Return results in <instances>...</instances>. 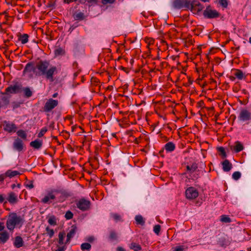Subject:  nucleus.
Masks as SVG:
<instances>
[{
  "label": "nucleus",
  "mask_w": 251,
  "mask_h": 251,
  "mask_svg": "<svg viewBox=\"0 0 251 251\" xmlns=\"http://www.w3.org/2000/svg\"><path fill=\"white\" fill-rule=\"evenodd\" d=\"M49 66L50 62L47 60L39 61L36 66V69L38 70L36 72V75L38 76L45 75L47 79L52 81L53 75L56 72L57 68L55 66H52L48 69Z\"/></svg>",
  "instance_id": "f257e3e1"
},
{
  "label": "nucleus",
  "mask_w": 251,
  "mask_h": 251,
  "mask_svg": "<svg viewBox=\"0 0 251 251\" xmlns=\"http://www.w3.org/2000/svg\"><path fill=\"white\" fill-rule=\"evenodd\" d=\"M25 222L23 216L18 215L16 213H11L9 214L6 221V227L10 231H13L15 228H21Z\"/></svg>",
  "instance_id": "f03ea898"
},
{
  "label": "nucleus",
  "mask_w": 251,
  "mask_h": 251,
  "mask_svg": "<svg viewBox=\"0 0 251 251\" xmlns=\"http://www.w3.org/2000/svg\"><path fill=\"white\" fill-rule=\"evenodd\" d=\"M238 120L242 123L249 124L251 121V112L246 108L241 109L238 115Z\"/></svg>",
  "instance_id": "7ed1b4c3"
},
{
  "label": "nucleus",
  "mask_w": 251,
  "mask_h": 251,
  "mask_svg": "<svg viewBox=\"0 0 251 251\" xmlns=\"http://www.w3.org/2000/svg\"><path fill=\"white\" fill-rule=\"evenodd\" d=\"M188 7L189 9L195 14H198L204 8L203 5L197 0H189Z\"/></svg>",
  "instance_id": "20e7f679"
},
{
  "label": "nucleus",
  "mask_w": 251,
  "mask_h": 251,
  "mask_svg": "<svg viewBox=\"0 0 251 251\" xmlns=\"http://www.w3.org/2000/svg\"><path fill=\"white\" fill-rule=\"evenodd\" d=\"M203 15L206 19H215L219 17L220 13L216 10L212 9L210 5H208L203 11Z\"/></svg>",
  "instance_id": "39448f33"
},
{
  "label": "nucleus",
  "mask_w": 251,
  "mask_h": 251,
  "mask_svg": "<svg viewBox=\"0 0 251 251\" xmlns=\"http://www.w3.org/2000/svg\"><path fill=\"white\" fill-rule=\"evenodd\" d=\"M75 204L76 207L82 211L89 210L91 205L90 201L84 198L76 201Z\"/></svg>",
  "instance_id": "423d86ee"
},
{
  "label": "nucleus",
  "mask_w": 251,
  "mask_h": 251,
  "mask_svg": "<svg viewBox=\"0 0 251 251\" xmlns=\"http://www.w3.org/2000/svg\"><path fill=\"white\" fill-rule=\"evenodd\" d=\"M59 191L56 190H52L49 191L47 194L41 200V201L43 203H50L51 201L54 200L56 195L59 193Z\"/></svg>",
  "instance_id": "0eeeda50"
},
{
  "label": "nucleus",
  "mask_w": 251,
  "mask_h": 251,
  "mask_svg": "<svg viewBox=\"0 0 251 251\" xmlns=\"http://www.w3.org/2000/svg\"><path fill=\"white\" fill-rule=\"evenodd\" d=\"M58 104V101L52 99H49L46 102L44 107V111L49 112L54 109Z\"/></svg>",
  "instance_id": "6e6552de"
},
{
  "label": "nucleus",
  "mask_w": 251,
  "mask_h": 251,
  "mask_svg": "<svg viewBox=\"0 0 251 251\" xmlns=\"http://www.w3.org/2000/svg\"><path fill=\"white\" fill-rule=\"evenodd\" d=\"M185 195L187 199L193 200L198 197L199 192L195 188L190 187L186 190Z\"/></svg>",
  "instance_id": "1a4fd4ad"
},
{
  "label": "nucleus",
  "mask_w": 251,
  "mask_h": 251,
  "mask_svg": "<svg viewBox=\"0 0 251 251\" xmlns=\"http://www.w3.org/2000/svg\"><path fill=\"white\" fill-rule=\"evenodd\" d=\"M189 0H174L173 2V5L175 8L187 9L188 7Z\"/></svg>",
  "instance_id": "9d476101"
},
{
  "label": "nucleus",
  "mask_w": 251,
  "mask_h": 251,
  "mask_svg": "<svg viewBox=\"0 0 251 251\" xmlns=\"http://www.w3.org/2000/svg\"><path fill=\"white\" fill-rule=\"evenodd\" d=\"M13 148L15 151L18 152L22 151L24 148L23 141L20 138L17 137L13 142Z\"/></svg>",
  "instance_id": "9b49d317"
},
{
  "label": "nucleus",
  "mask_w": 251,
  "mask_h": 251,
  "mask_svg": "<svg viewBox=\"0 0 251 251\" xmlns=\"http://www.w3.org/2000/svg\"><path fill=\"white\" fill-rule=\"evenodd\" d=\"M21 89V85L16 84L14 85H10L5 89V92L2 94H16L20 92Z\"/></svg>",
  "instance_id": "f8f14e48"
},
{
  "label": "nucleus",
  "mask_w": 251,
  "mask_h": 251,
  "mask_svg": "<svg viewBox=\"0 0 251 251\" xmlns=\"http://www.w3.org/2000/svg\"><path fill=\"white\" fill-rule=\"evenodd\" d=\"M36 67L34 66V64L33 62H28L27 63L23 70V75H25L27 73H30L32 72H33L36 74Z\"/></svg>",
  "instance_id": "ddd939ff"
},
{
  "label": "nucleus",
  "mask_w": 251,
  "mask_h": 251,
  "mask_svg": "<svg viewBox=\"0 0 251 251\" xmlns=\"http://www.w3.org/2000/svg\"><path fill=\"white\" fill-rule=\"evenodd\" d=\"M77 231V227L75 226H72L71 227L70 230L67 235V240L65 244L69 243L71 239L73 238L75 234Z\"/></svg>",
  "instance_id": "4468645a"
},
{
  "label": "nucleus",
  "mask_w": 251,
  "mask_h": 251,
  "mask_svg": "<svg viewBox=\"0 0 251 251\" xmlns=\"http://www.w3.org/2000/svg\"><path fill=\"white\" fill-rule=\"evenodd\" d=\"M17 128L16 126L13 123H7L4 127V130L8 132H15Z\"/></svg>",
  "instance_id": "2eb2a0df"
},
{
  "label": "nucleus",
  "mask_w": 251,
  "mask_h": 251,
  "mask_svg": "<svg viewBox=\"0 0 251 251\" xmlns=\"http://www.w3.org/2000/svg\"><path fill=\"white\" fill-rule=\"evenodd\" d=\"M9 238V235L8 233L6 231H2L0 232V243L4 244Z\"/></svg>",
  "instance_id": "dca6fc26"
},
{
  "label": "nucleus",
  "mask_w": 251,
  "mask_h": 251,
  "mask_svg": "<svg viewBox=\"0 0 251 251\" xmlns=\"http://www.w3.org/2000/svg\"><path fill=\"white\" fill-rule=\"evenodd\" d=\"M7 200L11 204L15 203L18 201L17 196L14 192H11L8 194Z\"/></svg>",
  "instance_id": "f3484780"
},
{
  "label": "nucleus",
  "mask_w": 251,
  "mask_h": 251,
  "mask_svg": "<svg viewBox=\"0 0 251 251\" xmlns=\"http://www.w3.org/2000/svg\"><path fill=\"white\" fill-rule=\"evenodd\" d=\"M175 149L176 145L174 143L172 142H169L166 143L164 147V149L167 152H172L175 150Z\"/></svg>",
  "instance_id": "a211bd4d"
},
{
  "label": "nucleus",
  "mask_w": 251,
  "mask_h": 251,
  "mask_svg": "<svg viewBox=\"0 0 251 251\" xmlns=\"http://www.w3.org/2000/svg\"><path fill=\"white\" fill-rule=\"evenodd\" d=\"M222 164L224 172H229L232 167V164L227 159L224 160Z\"/></svg>",
  "instance_id": "6ab92c4d"
},
{
  "label": "nucleus",
  "mask_w": 251,
  "mask_h": 251,
  "mask_svg": "<svg viewBox=\"0 0 251 251\" xmlns=\"http://www.w3.org/2000/svg\"><path fill=\"white\" fill-rule=\"evenodd\" d=\"M231 149H233L235 152H239L244 149V146L241 144V143L239 141H236L235 142V146L232 148H231Z\"/></svg>",
  "instance_id": "aec40b11"
},
{
  "label": "nucleus",
  "mask_w": 251,
  "mask_h": 251,
  "mask_svg": "<svg viewBox=\"0 0 251 251\" xmlns=\"http://www.w3.org/2000/svg\"><path fill=\"white\" fill-rule=\"evenodd\" d=\"M198 168V165L196 163L194 162L191 164L186 166V169L188 173L192 174Z\"/></svg>",
  "instance_id": "412c9836"
},
{
  "label": "nucleus",
  "mask_w": 251,
  "mask_h": 251,
  "mask_svg": "<svg viewBox=\"0 0 251 251\" xmlns=\"http://www.w3.org/2000/svg\"><path fill=\"white\" fill-rule=\"evenodd\" d=\"M43 142L42 141L35 140L30 143V145L35 149H39L42 146Z\"/></svg>",
  "instance_id": "4be33fe9"
},
{
  "label": "nucleus",
  "mask_w": 251,
  "mask_h": 251,
  "mask_svg": "<svg viewBox=\"0 0 251 251\" xmlns=\"http://www.w3.org/2000/svg\"><path fill=\"white\" fill-rule=\"evenodd\" d=\"M235 73L234 75L239 80H242L243 79H245L246 75L242 71L239 69H236L235 71Z\"/></svg>",
  "instance_id": "5701e85b"
},
{
  "label": "nucleus",
  "mask_w": 251,
  "mask_h": 251,
  "mask_svg": "<svg viewBox=\"0 0 251 251\" xmlns=\"http://www.w3.org/2000/svg\"><path fill=\"white\" fill-rule=\"evenodd\" d=\"M6 175L7 177L9 178H12L16 176L20 175L21 173L17 171H12L11 170H8L6 172Z\"/></svg>",
  "instance_id": "b1692460"
},
{
  "label": "nucleus",
  "mask_w": 251,
  "mask_h": 251,
  "mask_svg": "<svg viewBox=\"0 0 251 251\" xmlns=\"http://www.w3.org/2000/svg\"><path fill=\"white\" fill-rule=\"evenodd\" d=\"M14 244L17 248L22 247L23 246V240L21 236L16 237Z\"/></svg>",
  "instance_id": "393cba45"
},
{
  "label": "nucleus",
  "mask_w": 251,
  "mask_h": 251,
  "mask_svg": "<svg viewBox=\"0 0 251 251\" xmlns=\"http://www.w3.org/2000/svg\"><path fill=\"white\" fill-rule=\"evenodd\" d=\"M29 36L27 34H20L19 36V40L23 44H25L28 41Z\"/></svg>",
  "instance_id": "a878e982"
},
{
  "label": "nucleus",
  "mask_w": 251,
  "mask_h": 251,
  "mask_svg": "<svg viewBox=\"0 0 251 251\" xmlns=\"http://www.w3.org/2000/svg\"><path fill=\"white\" fill-rule=\"evenodd\" d=\"M65 237V233L64 231L60 232L58 234V244L62 245L64 244V240Z\"/></svg>",
  "instance_id": "bb28decb"
},
{
  "label": "nucleus",
  "mask_w": 251,
  "mask_h": 251,
  "mask_svg": "<svg viewBox=\"0 0 251 251\" xmlns=\"http://www.w3.org/2000/svg\"><path fill=\"white\" fill-rule=\"evenodd\" d=\"M130 248L134 251H140L142 249L141 246L139 244L136 243H131Z\"/></svg>",
  "instance_id": "cd10ccee"
},
{
  "label": "nucleus",
  "mask_w": 251,
  "mask_h": 251,
  "mask_svg": "<svg viewBox=\"0 0 251 251\" xmlns=\"http://www.w3.org/2000/svg\"><path fill=\"white\" fill-rule=\"evenodd\" d=\"M135 220L136 224L143 226L145 224V221L143 219V217L141 215H137L135 216Z\"/></svg>",
  "instance_id": "c85d7f7f"
},
{
  "label": "nucleus",
  "mask_w": 251,
  "mask_h": 251,
  "mask_svg": "<svg viewBox=\"0 0 251 251\" xmlns=\"http://www.w3.org/2000/svg\"><path fill=\"white\" fill-rule=\"evenodd\" d=\"M80 248L83 251H89L91 248V246L89 243H84L81 245Z\"/></svg>",
  "instance_id": "c756f323"
},
{
  "label": "nucleus",
  "mask_w": 251,
  "mask_h": 251,
  "mask_svg": "<svg viewBox=\"0 0 251 251\" xmlns=\"http://www.w3.org/2000/svg\"><path fill=\"white\" fill-rule=\"evenodd\" d=\"M17 134L18 135V136L19 137H21V138H22L24 140L26 139L27 134L25 131L22 130V129L19 130L17 132Z\"/></svg>",
  "instance_id": "7c9ffc66"
},
{
  "label": "nucleus",
  "mask_w": 251,
  "mask_h": 251,
  "mask_svg": "<svg viewBox=\"0 0 251 251\" xmlns=\"http://www.w3.org/2000/svg\"><path fill=\"white\" fill-rule=\"evenodd\" d=\"M55 56L63 55L65 54V50L61 48H58L54 50Z\"/></svg>",
  "instance_id": "2f4dec72"
},
{
  "label": "nucleus",
  "mask_w": 251,
  "mask_h": 251,
  "mask_svg": "<svg viewBox=\"0 0 251 251\" xmlns=\"http://www.w3.org/2000/svg\"><path fill=\"white\" fill-rule=\"evenodd\" d=\"M48 222L51 226H55L57 224L56 217L53 215L49 217Z\"/></svg>",
  "instance_id": "473e14b6"
},
{
  "label": "nucleus",
  "mask_w": 251,
  "mask_h": 251,
  "mask_svg": "<svg viewBox=\"0 0 251 251\" xmlns=\"http://www.w3.org/2000/svg\"><path fill=\"white\" fill-rule=\"evenodd\" d=\"M109 239L111 241L117 240L118 239L117 233L114 231H111L110 232Z\"/></svg>",
  "instance_id": "72a5a7b5"
},
{
  "label": "nucleus",
  "mask_w": 251,
  "mask_h": 251,
  "mask_svg": "<svg viewBox=\"0 0 251 251\" xmlns=\"http://www.w3.org/2000/svg\"><path fill=\"white\" fill-rule=\"evenodd\" d=\"M187 247L184 245L178 246L173 248V251H185Z\"/></svg>",
  "instance_id": "f704fd0d"
},
{
  "label": "nucleus",
  "mask_w": 251,
  "mask_h": 251,
  "mask_svg": "<svg viewBox=\"0 0 251 251\" xmlns=\"http://www.w3.org/2000/svg\"><path fill=\"white\" fill-rule=\"evenodd\" d=\"M221 221L226 223H229L231 222V220L227 216L223 215L221 216Z\"/></svg>",
  "instance_id": "c9c22d12"
},
{
  "label": "nucleus",
  "mask_w": 251,
  "mask_h": 251,
  "mask_svg": "<svg viewBox=\"0 0 251 251\" xmlns=\"http://www.w3.org/2000/svg\"><path fill=\"white\" fill-rule=\"evenodd\" d=\"M25 95L27 98L30 97L32 95V92L28 87H26L24 89Z\"/></svg>",
  "instance_id": "e433bc0d"
},
{
  "label": "nucleus",
  "mask_w": 251,
  "mask_h": 251,
  "mask_svg": "<svg viewBox=\"0 0 251 251\" xmlns=\"http://www.w3.org/2000/svg\"><path fill=\"white\" fill-rule=\"evenodd\" d=\"M84 18V14L82 12H79L74 15V18L76 20H81Z\"/></svg>",
  "instance_id": "4c0bfd02"
},
{
  "label": "nucleus",
  "mask_w": 251,
  "mask_h": 251,
  "mask_svg": "<svg viewBox=\"0 0 251 251\" xmlns=\"http://www.w3.org/2000/svg\"><path fill=\"white\" fill-rule=\"evenodd\" d=\"M241 176V174L239 172H235L233 173L232 175V177L233 179L235 180H238Z\"/></svg>",
  "instance_id": "58836bf2"
},
{
  "label": "nucleus",
  "mask_w": 251,
  "mask_h": 251,
  "mask_svg": "<svg viewBox=\"0 0 251 251\" xmlns=\"http://www.w3.org/2000/svg\"><path fill=\"white\" fill-rule=\"evenodd\" d=\"M74 214L70 210L67 211L65 214V218L67 220H70L73 218Z\"/></svg>",
  "instance_id": "ea45409f"
},
{
  "label": "nucleus",
  "mask_w": 251,
  "mask_h": 251,
  "mask_svg": "<svg viewBox=\"0 0 251 251\" xmlns=\"http://www.w3.org/2000/svg\"><path fill=\"white\" fill-rule=\"evenodd\" d=\"M46 230L47 233L49 236L50 238L52 237L54 233L53 229H50L49 227H47Z\"/></svg>",
  "instance_id": "a19ab883"
},
{
  "label": "nucleus",
  "mask_w": 251,
  "mask_h": 251,
  "mask_svg": "<svg viewBox=\"0 0 251 251\" xmlns=\"http://www.w3.org/2000/svg\"><path fill=\"white\" fill-rule=\"evenodd\" d=\"M48 129L46 127H43L38 134V137L41 138L46 133Z\"/></svg>",
  "instance_id": "79ce46f5"
},
{
  "label": "nucleus",
  "mask_w": 251,
  "mask_h": 251,
  "mask_svg": "<svg viewBox=\"0 0 251 251\" xmlns=\"http://www.w3.org/2000/svg\"><path fill=\"white\" fill-rule=\"evenodd\" d=\"M160 229L161 226L159 225H156L153 227V231L157 235H159L160 231Z\"/></svg>",
  "instance_id": "37998d69"
},
{
  "label": "nucleus",
  "mask_w": 251,
  "mask_h": 251,
  "mask_svg": "<svg viewBox=\"0 0 251 251\" xmlns=\"http://www.w3.org/2000/svg\"><path fill=\"white\" fill-rule=\"evenodd\" d=\"M219 3L224 8H226L228 5V0H219Z\"/></svg>",
  "instance_id": "c03bdc74"
},
{
  "label": "nucleus",
  "mask_w": 251,
  "mask_h": 251,
  "mask_svg": "<svg viewBox=\"0 0 251 251\" xmlns=\"http://www.w3.org/2000/svg\"><path fill=\"white\" fill-rule=\"evenodd\" d=\"M1 100H2V101L3 102L4 105H7L9 104V97H7V96H4L1 98Z\"/></svg>",
  "instance_id": "a18cd8bd"
},
{
  "label": "nucleus",
  "mask_w": 251,
  "mask_h": 251,
  "mask_svg": "<svg viewBox=\"0 0 251 251\" xmlns=\"http://www.w3.org/2000/svg\"><path fill=\"white\" fill-rule=\"evenodd\" d=\"M115 1L116 0H101V3L103 5H106L107 4H113Z\"/></svg>",
  "instance_id": "49530a36"
},
{
  "label": "nucleus",
  "mask_w": 251,
  "mask_h": 251,
  "mask_svg": "<svg viewBox=\"0 0 251 251\" xmlns=\"http://www.w3.org/2000/svg\"><path fill=\"white\" fill-rule=\"evenodd\" d=\"M112 218L116 221L121 220V217L117 214H113L112 215Z\"/></svg>",
  "instance_id": "de8ad7c7"
},
{
  "label": "nucleus",
  "mask_w": 251,
  "mask_h": 251,
  "mask_svg": "<svg viewBox=\"0 0 251 251\" xmlns=\"http://www.w3.org/2000/svg\"><path fill=\"white\" fill-rule=\"evenodd\" d=\"M146 42L149 45H151L154 44V40L152 38H148L146 39Z\"/></svg>",
  "instance_id": "09e8293b"
},
{
  "label": "nucleus",
  "mask_w": 251,
  "mask_h": 251,
  "mask_svg": "<svg viewBox=\"0 0 251 251\" xmlns=\"http://www.w3.org/2000/svg\"><path fill=\"white\" fill-rule=\"evenodd\" d=\"M218 150L224 157L226 156V153L225 149L223 147H221L219 148Z\"/></svg>",
  "instance_id": "8fccbe9b"
},
{
  "label": "nucleus",
  "mask_w": 251,
  "mask_h": 251,
  "mask_svg": "<svg viewBox=\"0 0 251 251\" xmlns=\"http://www.w3.org/2000/svg\"><path fill=\"white\" fill-rule=\"evenodd\" d=\"M25 186L29 189H32L34 187V185L32 181L29 182L28 183L25 184Z\"/></svg>",
  "instance_id": "3c124183"
},
{
  "label": "nucleus",
  "mask_w": 251,
  "mask_h": 251,
  "mask_svg": "<svg viewBox=\"0 0 251 251\" xmlns=\"http://www.w3.org/2000/svg\"><path fill=\"white\" fill-rule=\"evenodd\" d=\"M7 177L6 173L0 175V181L2 182Z\"/></svg>",
  "instance_id": "603ef678"
},
{
  "label": "nucleus",
  "mask_w": 251,
  "mask_h": 251,
  "mask_svg": "<svg viewBox=\"0 0 251 251\" xmlns=\"http://www.w3.org/2000/svg\"><path fill=\"white\" fill-rule=\"evenodd\" d=\"M86 2L87 3L91 4V5L93 4H96L97 3L98 0H85Z\"/></svg>",
  "instance_id": "864d4df0"
},
{
  "label": "nucleus",
  "mask_w": 251,
  "mask_h": 251,
  "mask_svg": "<svg viewBox=\"0 0 251 251\" xmlns=\"http://www.w3.org/2000/svg\"><path fill=\"white\" fill-rule=\"evenodd\" d=\"M87 240L90 242H92L94 240V237L93 236L88 237Z\"/></svg>",
  "instance_id": "5fc2aeb1"
},
{
  "label": "nucleus",
  "mask_w": 251,
  "mask_h": 251,
  "mask_svg": "<svg viewBox=\"0 0 251 251\" xmlns=\"http://www.w3.org/2000/svg\"><path fill=\"white\" fill-rule=\"evenodd\" d=\"M4 228V225L3 223L0 222V231H2Z\"/></svg>",
  "instance_id": "6e6d98bb"
},
{
  "label": "nucleus",
  "mask_w": 251,
  "mask_h": 251,
  "mask_svg": "<svg viewBox=\"0 0 251 251\" xmlns=\"http://www.w3.org/2000/svg\"><path fill=\"white\" fill-rule=\"evenodd\" d=\"M4 201V198L3 196L1 194H0V203H2Z\"/></svg>",
  "instance_id": "4d7b16f0"
},
{
  "label": "nucleus",
  "mask_w": 251,
  "mask_h": 251,
  "mask_svg": "<svg viewBox=\"0 0 251 251\" xmlns=\"http://www.w3.org/2000/svg\"><path fill=\"white\" fill-rule=\"evenodd\" d=\"M65 248L64 247H59L57 250H56L55 251H64Z\"/></svg>",
  "instance_id": "13d9d810"
},
{
  "label": "nucleus",
  "mask_w": 251,
  "mask_h": 251,
  "mask_svg": "<svg viewBox=\"0 0 251 251\" xmlns=\"http://www.w3.org/2000/svg\"><path fill=\"white\" fill-rule=\"evenodd\" d=\"M117 251H126L125 250L121 247H118L117 248Z\"/></svg>",
  "instance_id": "bf43d9fd"
},
{
  "label": "nucleus",
  "mask_w": 251,
  "mask_h": 251,
  "mask_svg": "<svg viewBox=\"0 0 251 251\" xmlns=\"http://www.w3.org/2000/svg\"><path fill=\"white\" fill-rule=\"evenodd\" d=\"M63 1H64V2H65L66 3L69 4L70 2H73V0H63Z\"/></svg>",
  "instance_id": "052dcab7"
},
{
  "label": "nucleus",
  "mask_w": 251,
  "mask_h": 251,
  "mask_svg": "<svg viewBox=\"0 0 251 251\" xmlns=\"http://www.w3.org/2000/svg\"><path fill=\"white\" fill-rule=\"evenodd\" d=\"M57 96H58V93H55L53 94L52 97L55 98L57 97Z\"/></svg>",
  "instance_id": "680f3d73"
},
{
  "label": "nucleus",
  "mask_w": 251,
  "mask_h": 251,
  "mask_svg": "<svg viewBox=\"0 0 251 251\" xmlns=\"http://www.w3.org/2000/svg\"><path fill=\"white\" fill-rule=\"evenodd\" d=\"M235 78L233 76H231L230 77V79L232 81H234L235 80Z\"/></svg>",
  "instance_id": "e2e57ef3"
},
{
  "label": "nucleus",
  "mask_w": 251,
  "mask_h": 251,
  "mask_svg": "<svg viewBox=\"0 0 251 251\" xmlns=\"http://www.w3.org/2000/svg\"><path fill=\"white\" fill-rule=\"evenodd\" d=\"M201 1L206 2H209V0H201Z\"/></svg>",
  "instance_id": "0e129e2a"
},
{
  "label": "nucleus",
  "mask_w": 251,
  "mask_h": 251,
  "mask_svg": "<svg viewBox=\"0 0 251 251\" xmlns=\"http://www.w3.org/2000/svg\"><path fill=\"white\" fill-rule=\"evenodd\" d=\"M11 187H12V188L13 189H14V188H15V184H12V186H11Z\"/></svg>",
  "instance_id": "69168bd1"
},
{
  "label": "nucleus",
  "mask_w": 251,
  "mask_h": 251,
  "mask_svg": "<svg viewBox=\"0 0 251 251\" xmlns=\"http://www.w3.org/2000/svg\"><path fill=\"white\" fill-rule=\"evenodd\" d=\"M77 75H78V73H75L74 74V76H76Z\"/></svg>",
  "instance_id": "338daca9"
},
{
  "label": "nucleus",
  "mask_w": 251,
  "mask_h": 251,
  "mask_svg": "<svg viewBox=\"0 0 251 251\" xmlns=\"http://www.w3.org/2000/svg\"><path fill=\"white\" fill-rule=\"evenodd\" d=\"M249 42L251 44V37L249 38Z\"/></svg>",
  "instance_id": "774afa93"
}]
</instances>
